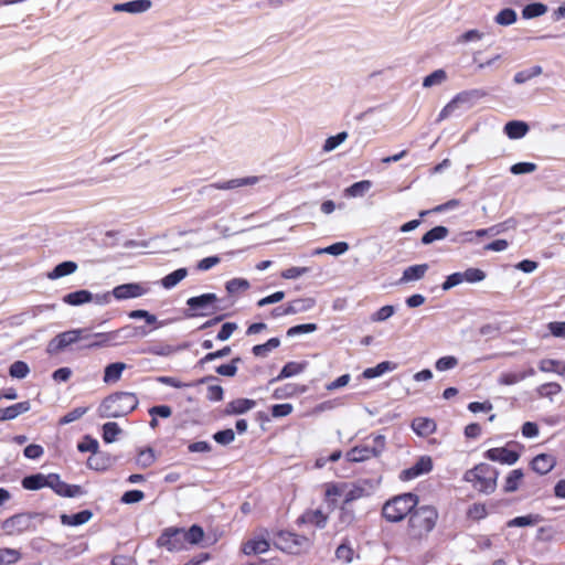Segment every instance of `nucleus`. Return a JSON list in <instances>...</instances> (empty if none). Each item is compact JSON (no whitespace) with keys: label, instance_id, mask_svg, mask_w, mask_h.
Returning a JSON list of instances; mask_svg holds the SVG:
<instances>
[{"label":"nucleus","instance_id":"5fc2aeb1","mask_svg":"<svg viewBox=\"0 0 565 565\" xmlns=\"http://www.w3.org/2000/svg\"><path fill=\"white\" fill-rule=\"evenodd\" d=\"M349 248L350 246L347 242H337L327 247L317 249L315 254H329L333 256H340L347 253Z\"/></svg>","mask_w":565,"mask_h":565},{"label":"nucleus","instance_id":"cd10ccee","mask_svg":"<svg viewBox=\"0 0 565 565\" xmlns=\"http://www.w3.org/2000/svg\"><path fill=\"white\" fill-rule=\"evenodd\" d=\"M307 364L308 363L306 361L305 362H295V361L287 362L280 370L279 374L269 381V384H273L275 382H279L285 379H288V377H291V376L302 373L305 371V369L307 367Z\"/></svg>","mask_w":565,"mask_h":565},{"label":"nucleus","instance_id":"dca6fc26","mask_svg":"<svg viewBox=\"0 0 565 565\" xmlns=\"http://www.w3.org/2000/svg\"><path fill=\"white\" fill-rule=\"evenodd\" d=\"M257 181H258L257 177L237 178V179H232L228 181L215 182V183L205 185V186L201 188L199 192L201 194H205L212 190H233V189H237L241 186L254 185L255 183H257Z\"/></svg>","mask_w":565,"mask_h":565},{"label":"nucleus","instance_id":"f704fd0d","mask_svg":"<svg viewBox=\"0 0 565 565\" xmlns=\"http://www.w3.org/2000/svg\"><path fill=\"white\" fill-rule=\"evenodd\" d=\"M397 364L391 361H382L375 366L367 367L362 372V376L366 380H372L383 375L386 372L394 371Z\"/></svg>","mask_w":565,"mask_h":565},{"label":"nucleus","instance_id":"6ab92c4d","mask_svg":"<svg viewBox=\"0 0 565 565\" xmlns=\"http://www.w3.org/2000/svg\"><path fill=\"white\" fill-rule=\"evenodd\" d=\"M111 345H118V333H116V330L94 333L93 341L83 345V349L92 350Z\"/></svg>","mask_w":565,"mask_h":565},{"label":"nucleus","instance_id":"9b49d317","mask_svg":"<svg viewBox=\"0 0 565 565\" xmlns=\"http://www.w3.org/2000/svg\"><path fill=\"white\" fill-rule=\"evenodd\" d=\"M156 545L159 548H164L171 553L188 548L185 544L184 527L169 526L163 529L156 540Z\"/></svg>","mask_w":565,"mask_h":565},{"label":"nucleus","instance_id":"ea45409f","mask_svg":"<svg viewBox=\"0 0 565 565\" xmlns=\"http://www.w3.org/2000/svg\"><path fill=\"white\" fill-rule=\"evenodd\" d=\"M188 276V269L184 267L178 268L170 274L166 275L160 284L164 289H172L175 287L181 280H183Z\"/></svg>","mask_w":565,"mask_h":565},{"label":"nucleus","instance_id":"7c9ffc66","mask_svg":"<svg viewBox=\"0 0 565 565\" xmlns=\"http://www.w3.org/2000/svg\"><path fill=\"white\" fill-rule=\"evenodd\" d=\"M414 433L420 437H427L436 430V423L431 418L416 417L411 424Z\"/></svg>","mask_w":565,"mask_h":565},{"label":"nucleus","instance_id":"e2e57ef3","mask_svg":"<svg viewBox=\"0 0 565 565\" xmlns=\"http://www.w3.org/2000/svg\"><path fill=\"white\" fill-rule=\"evenodd\" d=\"M348 138L347 131H340L334 136H330L326 139L324 145L322 147L323 151L330 152L339 147L342 142Z\"/></svg>","mask_w":565,"mask_h":565},{"label":"nucleus","instance_id":"2f4dec72","mask_svg":"<svg viewBox=\"0 0 565 565\" xmlns=\"http://www.w3.org/2000/svg\"><path fill=\"white\" fill-rule=\"evenodd\" d=\"M86 466L95 471H105L111 466V457L98 450L88 457Z\"/></svg>","mask_w":565,"mask_h":565},{"label":"nucleus","instance_id":"0e129e2a","mask_svg":"<svg viewBox=\"0 0 565 565\" xmlns=\"http://www.w3.org/2000/svg\"><path fill=\"white\" fill-rule=\"evenodd\" d=\"M447 78V74L444 70L439 68L424 77L423 86L433 87L441 84Z\"/></svg>","mask_w":565,"mask_h":565},{"label":"nucleus","instance_id":"ddd939ff","mask_svg":"<svg viewBox=\"0 0 565 565\" xmlns=\"http://www.w3.org/2000/svg\"><path fill=\"white\" fill-rule=\"evenodd\" d=\"M81 333V331L72 329L56 334L53 339L49 341L46 352L50 355H54L64 351L68 345H72L79 341Z\"/></svg>","mask_w":565,"mask_h":565},{"label":"nucleus","instance_id":"6e6552de","mask_svg":"<svg viewBox=\"0 0 565 565\" xmlns=\"http://www.w3.org/2000/svg\"><path fill=\"white\" fill-rule=\"evenodd\" d=\"M386 446V438L384 435H375L372 439V445H358L345 454V460L349 462H363L370 458H377L382 455Z\"/></svg>","mask_w":565,"mask_h":565},{"label":"nucleus","instance_id":"de8ad7c7","mask_svg":"<svg viewBox=\"0 0 565 565\" xmlns=\"http://www.w3.org/2000/svg\"><path fill=\"white\" fill-rule=\"evenodd\" d=\"M280 345V339L275 337L268 339L265 343L256 344L252 348V353L258 358H265L271 350Z\"/></svg>","mask_w":565,"mask_h":565},{"label":"nucleus","instance_id":"69168bd1","mask_svg":"<svg viewBox=\"0 0 565 565\" xmlns=\"http://www.w3.org/2000/svg\"><path fill=\"white\" fill-rule=\"evenodd\" d=\"M355 520L354 510L350 504L341 503L340 505V514H339V523L342 526H349Z\"/></svg>","mask_w":565,"mask_h":565},{"label":"nucleus","instance_id":"0eeeda50","mask_svg":"<svg viewBox=\"0 0 565 565\" xmlns=\"http://www.w3.org/2000/svg\"><path fill=\"white\" fill-rule=\"evenodd\" d=\"M218 302L220 299L213 292L191 297L186 300V309L183 315L188 319L211 316L223 309Z\"/></svg>","mask_w":565,"mask_h":565},{"label":"nucleus","instance_id":"6e6d98bb","mask_svg":"<svg viewBox=\"0 0 565 565\" xmlns=\"http://www.w3.org/2000/svg\"><path fill=\"white\" fill-rule=\"evenodd\" d=\"M518 19L516 12L512 8H504L499 11V13L495 15L494 21L500 25H511L513 24Z\"/></svg>","mask_w":565,"mask_h":565},{"label":"nucleus","instance_id":"393cba45","mask_svg":"<svg viewBox=\"0 0 565 565\" xmlns=\"http://www.w3.org/2000/svg\"><path fill=\"white\" fill-rule=\"evenodd\" d=\"M217 380L218 379L216 376H214V375L203 376V377L199 379L198 381H195L193 383H184V382H181L179 379L173 377V376H159L157 379V381L159 383L168 385V386H171V387H174V388L191 387V386H194V385L205 384V383H210L212 381H217Z\"/></svg>","mask_w":565,"mask_h":565},{"label":"nucleus","instance_id":"412c9836","mask_svg":"<svg viewBox=\"0 0 565 565\" xmlns=\"http://www.w3.org/2000/svg\"><path fill=\"white\" fill-rule=\"evenodd\" d=\"M256 406V401L250 398H236L228 402L224 408L226 416L243 415Z\"/></svg>","mask_w":565,"mask_h":565},{"label":"nucleus","instance_id":"603ef678","mask_svg":"<svg viewBox=\"0 0 565 565\" xmlns=\"http://www.w3.org/2000/svg\"><path fill=\"white\" fill-rule=\"evenodd\" d=\"M231 352H232V349L228 345H225L220 350L209 352L202 359H200L198 361L196 366L203 367L204 364L212 362L214 360H217V359H223V358L230 355Z\"/></svg>","mask_w":565,"mask_h":565},{"label":"nucleus","instance_id":"338daca9","mask_svg":"<svg viewBox=\"0 0 565 565\" xmlns=\"http://www.w3.org/2000/svg\"><path fill=\"white\" fill-rule=\"evenodd\" d=\"M21 558V553L18 550L3 547L0 548V565L14 564Z\"/></svg>","mask_w":565,"mask_h":565},{"label":"nucleus","instance_id":"bf43d9fd","mask_svg":"<svg viewBox=\"0 0 565 565\" xmlns=\"http://www.w3.org/2000/svg\"><path fill=\"white\" fill-rule=\"evenodd\" d=\"M249 286V281L245 278H233L226 281L225 289L230 295H234L247 290Z\"/></svg>","mask_w":565,"mask_h":565},{"label":"nucleus","instance_id":"4d7b16f0","mask_svg":"<svg viewBox=\"0 0 565 565\" xmlns=\"http://www.w3.org/2000/svg\"><path fill=\"white\" fill-rule=\"evenodd\" d=\"M99 449V444L96 438L90 435H85L81 441L77 443V450L79 452H92V455Z\"/></svg>","mask_w":565,"mask_h":565},{"label":"nucleus","instance_id":"4c0bfd02","mask_svg":"<svg viewBox=\"0 0 565 565\" xmlns=\"http://www.w3.org/2000/svg\"><path fill=\"white\" fill-rule=\"evenodd\" d=\"M126 363L124 362H113L105 366L103 381L105 383H115L117 382L126 369Z\"/></svg>","mask_w":565,"mask_h":565},{"label":"nucleus","instance_id":"e433bc0d","mask_svg":"<svg viewBox=\"0 0 565 565\" xmlns=\"http://www.w3.org/2000/svg\"><path fill=\"white\" fill-rule=\"evenodd\" d=\"M306 392L305 386H299L294 383H288L274 390L273 397L275 399L290 398L297 394Z\"/></svg>","mask_w":565,"mask_h":565},{"label":"nucleus","instance_id":"864d4df0","mask_svg":"<svg viewBox=\"0 0 565 565\" xmlns=\"http://www.w3.org/2000/svg\"><path fill=\"white\" fill-rule=\"evenodd\" d=\"M30 373V367L26 362L18 360L9 366V375L13 379H25Z\"/></svg>","mask_w":565,"mask_h":565},{"label":"nucleus","instance_id":"4468645a","mask_svg":"<svg viewBox=\"0 0 565 565\" xmlns=\"http://www.w3.org/2000/svg\"><path fill=\"white\" fill-rule=\"evenodd\" d=\"M149 288L141 282H126L116 286L113 290V297L117 300H127L141 297L148 294Z\"/></svg>","mask_w":565,"mask_h":565},{"label":"nucleus","instance_id":"a19ab883","mask_svg":"<svg viewBox=\"0 0 565 565\" xmlns=\"http://www.w3.org/2000/svg\"><path fill=\"white\" fill-rule=\"evenodd\" d=\"M523 477H524V473L521 468L511 470L505 478L503 491L505 493L515 492L519 489L520 482L523 479Z\"/></svg>","mask_w":565,"mask_h":565},{"label":"nucleus","instance_id":"c85d7f7f","mask_svg":"<svg viewBox=\"0 0 565 565\" xmlns=\"http://www.w3.org/2000/svg\"><path fill=\"white\" fill-rule=\"evenodd\" d=\"M486 96H488V92L483 88L462 90L456 95L460 105H465L467 108L472 107L478 100Z\"/></svg>","mask_w":565,"mask_h":565},{"label":"nucleus","instance_id":"f03ea898","mask_svg":"<svg viewBox=\"0 0 565 565\" xmlns=\"http://www.w3.org/2000/svg\"><path fill=\"white\" fill-rule=\"evenodd\" d=\"M139 401L135 393L116 392L105 397L98 407L102 418H119L138 407Z\"/></svg>","mask_w":565,"mask_h":565},{"label":"nucleus","instance_id":"423d86ee","mask_svg":"<svg viewBox=\"0 0 565 565\" xmlns=\"http://www.w3.org/2000/svg\"><path fill=\"white\" fill-rule=\"evenodd\" d=\"M44 518L45 515L41 512H21L1 521L0 525L7 535H20L28 531H36L35 522L41 524Z\"/></svg>","mask_w":565,"mask_h":565},{"label":"nucleus","instance_id":"b1692460","mask_svg":"<svg viewBox=\"0 0 565 565\" xmlns=\"http://www.w3.org/2000/svg\"><path fill=\"white\" fill-rule=\"evenodd\" d=\"M428 268V264H416L408 266L403 270L402 277L397 284L403 285L411 281H418L425 276Z\"/></svg>","mask_w":565,"mask_h":565},{"label":"nucleus","instance_id":"79ce46f5","mask_svg":"<svg viewBox=\"0 0 565 565\" xmlns=\"http://www.w3.org/2000/svg\"><path fill=\"white\" fill-rule=\"evenodd\" d=\"M516 226V221L514 218H508L504 222L492 225L488 228H480L479 233L483 236H494L505 232L509 228H514Z\"/></svg>","mask_w":565,"mask_h":565},{"label":"nucleus","instance_id":"09e8293b","mask_svg":"<svg viewBox=\"0 0 565 565\" xmlns=\"http://www.w3.org/2000/svg\"><path fill=\"white\" fill-rule=\"evenodd\" d=\"M185 544L196 545L202 542L204 537V530L199 524H192L188 530L184 529Z\"/></svg>","mask_w":565,"mask_h":565},{"label":"nucleus","instance_id":"473e14b6","mask_svg":"<svg viewBox=\"0 0 565 565\" xmlns=\"http://www.w3.org/2000/svg\"><path fill=\"white\" fill-rule=\"evenodd\" d=\"M77 268L78 266L75 262L64 260L54 266V268L51 271H49L46 276L51 280H56L62 277L74 274L77 270Z\"/></svg>","mask_w":565,"mask_h":565},{"label":"nucleus","instance_id":"5701e85b","mask_svg":"<svg viewBox=\"0 0 565 565\" xmlns=\"http://www.w3.org/2000/svg\"><path fill=\"white\" fill-rule=\"evenodd\" d=\"M529 130L530 126L526 121L516 119L509 120L503 127V132L509 139L513 140L523 138Z\"/></svg>","mask_w":565,"mask_h":565},{"label":"nucleus","instance_id":"f8f14e48","mask_svg":"<svg viewBox=\"0 0 565 565\" xmlns=\"http://www.w3.org/2000/svg\"><path fill=\"white\" fill-rule=\"evenodd\" d=\"M522 445L516 441H510L504 447H494L484 451L483 457L490 461L501 465L512 466L521 457Z\"/></svg>","mask_w":565,"mask_h":565},{"label":"nucleus","instance_id":"72a5a7b5","mask_svg":"<svg viewBox=\"0 0 565 565\" xmlns=\"http://www.w3.org/2000/svg\"><path fill=\"white\" fill-rule=\"evenodd\" d=\"M242 550L245 555H257L267 552L269 543L264 537H254L244 543Z\"/></svg>","mask_w":565,"mask_h":565},{"label":"nucleus","instance_id":"8fccbe9b","mask_svg":"<svg viewBox=\"0 0 565 565\" xmlns=\"http://www.w3.org/2000/svg\"><path fill=\"white\" fill-rule=\"evenodd\" d=\"M102 437L104 443L111 444L116 440L117 436L121 434V428L116 422H107L102 427Z\"/></svg>","mask_w":565,"mask_h":565},{"label":"nucleus","instance_id":"a18cd8bd","mask_svg":"<svg viewBox=\"0 0 565 565\" xmlns=\"http://www.w3.org/2000/svg\"><path fill=\"white\" fill-rule=\"evenodd\" d=\"M372 184L370 180H361L348 186L344 193L349 198L363 196L372 188Z\"/></svg>","mask_w":565,"mask_h":565},{"label":"nucleus","instance_id":"f3484780","mask_svg":"<svg viewBox=\"0 0 565 565\" xmlns=\"http://www.w3.org/2000/svg\"><path fill=\"white\" fill-rule=\"evenodd\" d=\"M557 463L555 456L550 454H539L530 462L533 471L544 476L551 472Z\"/></svg>","mask_w":565,"mask_h":565},{"label":"nucleus","instance_id":"a878e982","mask_svg":"<svg viewBox=\"0 0 565 565\" xmlns=\"http://www.w3.org/2000/svg\"><path fill=\"white\" fill-rule=\"evenodd\" d=\"M92 518L93 512L85 509L73 514L62 513L60 515V521L65 526H79L87 523Z\"/></svg>","mask_w":565,"mask_h":565},{"label":"nucleus","instance_id":"9d476101","mask_svg":"<svg viewBox=\"0 0 565 565\" xmlns=\"http://www.w3.org/2000/svg\"><path fill=\"white\" fill-rule=\"evenodd\" d=\"M365 494V490L361 486L353 484L348 488L347 484H330L326 490V498L329 507H337V498H342V503L350 504L362 498Z\"/></svg>","mask_w":565,"mask_h":565},{"label":"nucleus","instance_id":"c9c22d12","mask_svg":"<svg viewBox=\"0 0 565 565\" xmlns=\"http://www.w3.org/2000/svg\"><path fill=\"white\" fill-rule=\"evenodd\" d=\"M287 305V311L289 315H296L311 310L316 306L313 298H298L289 301Z\"/></svg>","mask_w":565,"mask_h":565},{"label":"nucleus","instance_id":"c03bdc74","mask_svg":"<svg viewBox=\"0 0 565 565\" xmlns=\"http://www.w3.org/2000/svg\"><path fill=\"white\" fill-rule=\"evenodd\" d=\"M541 515L539 514H526V515H520L515 516L508 521L507 526L508 527H524V526H532L535 525L541 521Z\"/></svg>","mask_w":565,"mask_h":565},{"label":"nucleus","instance_id":"bb28decb","mask_svg":"<svg viewBox=\"0 0 565 565\" xmlns=\"http://www.w3.org/2000/svg\"><path fill=\"white\" fill-rule=\"evenodd\" d=\"M93 292L87 289H78L63 296L62 301L68 306L78 307L93 301Z\"/></svg>","mask_w":565,"mask_h":565},{"label":"nucleus","instance_id":"49530a36","mask_svg":"<svg viewBox=\"0 0 565 565\" xmlns=\"http://www.w3.org/2000/svg\"><path fill=\"white\" fill-rule=\"evenodd\" d=\"M547 12V6L542 2H532L522 9V18L530 20L539 18Z\"/></svg>","mask_w":565,"mask_h":565},{"label":"nucleus","instance_id":"f257e3e1","mask_svg":"<svg viewBox=\"0 0 565 565\" xmlns=\"http://www.w3.org/2000/svg\"><path fill=\"white\" fill-rule=\"evenodd\" d=\"M130 319H142L147 326L127 324L116 330L118 333V345L125 343L130 339L145 338L153 329H159L166 324L164 321H159L157 316L145 309H135L129 311Z\"/></svg>","mask_w":565,"mask_h":565},{"label":"nucleus","instance_id":"1a4fd4ad","mask_svg":"<svg viewBox=\"0 0 565 565\" xmlns=\"http://www.w3.org/2000/svg\"><path fill=\"white\" fill-rule=\"evenodd\" d=\"M275 544L278 548L289 554H300L311 545L310 540L290 531H279L275 535Z\"/></svg>","mask_w":565,"mask_h":565},{"label":"nucleus","instance_id":"20e7f679","mask_svg":"<svg viewBox=\"0 0 565 565\" xmlns=\"http://www.w3.org/2000/svg\"><path fill=\"white\" fill-rule=\"evenodd\" d=\"M499 471L493 466L481 462L473 468L468 469L463 475V480L481 493L491 494L497 489Z\"/></svg>","mask_w":565,"mask_h":565},{"label":"nucleus","instance_id":"37998d69","mask_svg":"<svg viewBox=\"0 0 565 565\" xmlns=\"http://www.w3.org/2000/svg\"><path fill=\"white\" fill-rule=\"evenodd\" d=\"M543 73V68L540 65H533L530 68L519 71L514 74L513 82L518 85L524 84L532 78L541 75Z\"/></svg>","mask_w":565,"mask_h":565},{"label":"nucleus","instance_id":"58836bf2","mask_svg":"<svg viewBox=\"0 0 565 565\" xmlns=\"http://www.w3.org/2000/svg\"><path fill=\"white\" fill-rule=\"evenodd\" d=\"M449 234L448 227L444 225H437L427 231L420 238L423 245H430L437 241L445 239Z\"/></svg>","mask_w":565,"mask_h":565},{"label":"nucleus","instance_id":"39448f33","mask_svg":"<svg viewBox=\"0 0 565 565\" xmlns=\"http://www.w3.org/2000/svg\"><path fill=\"white\" fill-rule=\"evenodd\" d=\"M419 498L413 492H405L387 500L382 508V516L391 523L403 521L418 504Z\"/></svg>","mask_w":565,"mask_h":565},{"label":"nucleus","instance_id":"052dcab7","mask_svg":"<svg viewBox=\"0 0 565 565\" xmlns=\"http://www.w3.org/2000/svg\"><path fill=\"white\" fill-rule=\"evenodd\" d=\"M317 330H318L317 323H301V324H296V326L290 327L287 330L286 335L288 338H292V337L300 335V334L311 333Z\"/></svg>","mask_w":565,"mask_h":565},{"label":"nucleus","instance_id":"13d9d810","mask_svg":"<svg viewBox=\"0 0 565 565\" xmlns=\"http://www.w3.org/2000/svg\"><path fill=\"white\" fill-rule=\"evenodd\" d=\"M462 281L469 284L480 282L486 279V273L480 268L470 267L461 273Z\"/></svg>","mask_w":565,"mask_h":565},{"label":"nucleus","instance_id":"2eb2a0df","mask_svg":"<svg viewBox=\"0 0 565 565\" xmlns=\"http://www.w3.org/2000/svg\"><path fill=\"white\" fill-rule=\"evenodd\" d=\"M50 489H52L57 495L63 498H76L86 494V490L79 484H70L61 480L58 473H53L51 478Z\"/></svg>","mask_w":565,"mask_h":565},{"label":"nucleus","instance_id":"a211bd4d","mask_svg":"<svg viewBox=\"0 0 565 565\" xmlns=\"http://www.w3.org/2000/svg\"><path fill=\"white\" fill-rule=\"evenodd\" d=\"M52 477L53 473L43 475L41 472H36L23 477V479L21 480V484L25 490L38 491L45 487L50 488Z\"/></svg>","mask_w":565,"mask_h":565},{"label":"nucleus","instance_id":"7ed1b4c3","mask_svg":"<svg viewBox=\"0 0 565 565\" xmlns=\"http://www.w3.org/2000/svg\"><path fill=\"white\" fill-rule=\"evenodd\" d=\"M438 515L437 509L433 505H416L408 518L409 536L416 540L427 536L435 529Z\"/></svg>","mask_w":565,"mask_h":565},{"label":"nucleus","instance_id":"c756f323","mask_svg":"<svg viewBox=\"0 0 565 565\" xmlns=\"http://www.w3.org/2000/svg\"><path fill=\"white\" fill-rule=\"evenodd\" d=\"M30 408H31V404L29 401L20 402V403L10 405L6 408H0V422L15 419L19 415L29 412Z\"/></svg>","mask_w":565,"mask_h":565},{"label":"nucleus","instance_id":"4be33fe9","mask_svg":"<svg viewBox=\"0 0 565 565\" xmlns=\"http://www.w3.org/2000/svg\"><path fill=\"white\" fill-rule=\"evenodd\" d=\"M328 516L321 510H307L298 519L297 524H313L318 529L326 527Z\"/></svg>","mask_w":565,"mask_h":565},{"label":"nucleus","instance_id":"680f3d73","mask_svg":"<svg viewBox=\"0 0 565 565\" xmlns=\"http://www.w3.org/2000/svg\"><path fill=\"white\" fill-rule=\"evenodd\" d=\"M87 412H88V407H84V406L75 407L74 409L66 413L64 416H62L58 419V425L63 426V425L71 424V423L79 419L81 417H83Z\"/></svg>","mask_w":565,"mask_h":565},{"label":"nucleus","instance_id":"aec40b11","mask_svg":"<svg viewBox=\"0 0 565 565\" xmlns=\"http://www.w3.org/2000/svg\"><path fill=\"white\" fill-rule=\"evenodd\" d=\"M152 7L151 0H131L122 3H116L113 7L114 12H127L131 14L143 13Z\"/></svg>","mask_w":565,"mask_h":565},{"label":"nucleus","instance_id":"774afa93","mask_svg":"<svg viewBox=\"0 0 565 565\" xmlns=\"http://www.w3.org/2000/svg\"><path fill=\"white\" fill-rule=\"evenodd\" d=\"M212 437L215 443H217L222 446H227L234 441L235 431L232 428H225L222 430H217L216 433L213 434Z\"/></svg>","mask_w":565,"mask_h":565},{"label":"nucleus","instance_id":"3c124183","mask_svg":"<svg viewBox=\"0 0 565 565\" xmlns=\"http://www.w3.org/2000/svg\"><path fill=\"white\" fill-rule=\"evenodd\" d=\"M539 369L542 372H553L559 375L565 373V362L553 359H544L540 361Z\"/></svg>","mask_w":565,"mask_h":565}]
</instances>
